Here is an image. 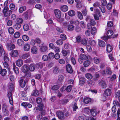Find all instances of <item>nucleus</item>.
I'll return each instance as SVG.
<instances>
[{
    "mask_svg": "<svg viewBox=\"0 0 120 120\" xmlns=\"http://www.w3.org/2000/svg\"><path fill=\"white\" fill-rule=\"evenodd\" d=\"M81 43L82 44L84 45H86L87 43V41L84 39L82 40L81 41Z\"/></svg>",
    "mask_w": 120,
    "mask_h": 120,
    "instance_id": "5fc2aeb1",
    "label": "nucleus"
},
{
    "mask_svg": "<svg viewBox=\"0 0 120 120\" xmlns=\"http://www.w3.org/2000/svg\"><path fill=\"white\" fill-rule=\"evenodd\" d=\"M90 44L92 46H95L96 45V42L95 41L93 40L90 42Z\"/></svg>",
    "mask_w": 120,
    "mask_h": 120,
    "instance_id": "0e129e2a",
    "label": "nucleus"
},
{
    "mask_svg": "<svg viewBox=\"0 0 120 120\" xmlns=\"http://www.w3.org/2000/svg\"><path fill=\"white\" fill-rule=\"evenodd\" d=\"M21 27V25L16 23L13 26V27L15 29L17 30H19Z\"/></svg>",
    "mask_w": 120,
    "mask_h": 120,
    "instance_id": "f704fd0d",
    "label": "nucleus"
},
{
    "mask_svg": "<svg viewBox=\"0 0 120 120\" xmlns=\"http://www.w3.org/2000/svg\"><path fill=\"white\" fill-rule=\"evenodd\" d=\"M13 70L16 74H19V69L17 67L13 66Z\"/></svg>",
    "mask_w": 120,
    "mask_h": 120,
    "instance_id": "a19ab883",
    "label": "nucleus"
},
{
    "mask_svg": "<svg viewBox=\"0 0 120 120\" xmlns=\"http://www.w3.org/2000/svg\"><path fill=\"white\" fill-rule=\"evenodd\" d=\"M64 79V77L63 75H60L58 76V80L59 82H62Z\"/></svg>",
    "mask_w": 120,
    "mask_h": 120,
    "instance_id": "79ce46f5",
    "label": "nucleus"
},
{
    "mask_svg": "<svg viewBox=\"0 0 120 120\" xmlns=\"http://www.w3.org/2000/svg\"><path fill=\"white\" fill-rule=\"evenodd\" d=\"M79 57L81 58V59L83 60H86L88 58L87 56L82 54H81L80 55Z\"/></svg>",
    "mask_w": 120,
    "mask_h": 120,
    "instance_id": "473e14b6",
    "label": "nucleus"
},
{
    "mask_svg": "<svg viewBox=\"0 0 120 120\" xmlns=\"http://www.w3.org/2000/svg\"><path fill=\"white\" fill-rule=\"evenodd\" d=\"M69 101L68 99H66L65 100H61L60 101V103L62 104H64L65 103H66Z\"/></svg>",
    "mask_w": 120,
    "mask_h": 120,
    "instance_id": "49530a36",
    "label": "nucleus"
},
{
    "mask_svg": "<svg viewBox=\"0 0 120 120\" xmlns=\"http://www.w3.org/2000/svg\"><path fill=\"white\" fill-rule=\"evenodd\" d=\"M96 14H95L94 15V18L96 20H98L99 19V17L97 15H98L99 16H100L101 14L99 11V10L98 9H96Z\"/></svg>",
    "mask_w": 120,
    "mask_h": 120,
    "instance_id": "ddd939ff",
    "label": "nucleus"
},
{
    "mask_svg": "<svg viewBox=\"0 0 120 120\" xmlns=\"http://www.w3.org/2000/svg\"><path fill=\"white\" fill-rule=\"evenodd\" d=\"M38 49L36 47L34 46L32 47L31 49V52L33 54H36L37 53Z\"/></svg>",
    "mask_w": 120,
    "mask_h": 120,
    "instance_id": "dca6fc26",
    "label": "nucleus"
},
{
    "mask_svg": "<svg viewBox=\"0 0 120 120\" xmlns=\"http://www.w3.org/2000/svg\"><path fill=\"white\" fill-rule=\"evenodd\" d=\"M5 51L4 49L3 46L2 45L0 44V56L2 54H4Z\"/></svg>",
    "mask_w": 120,
    "mask_h": 120,
    "instance_id": "72a5a7b5",
    "label": "nucleus"
},
{
    "mask_svg": "<svg viewBox=\"0 0 120 120\" xmlns=\"http://www.w3.org/2000/svg\"><path fill=\"white\" fill-rule=\"evenodd\" d=\"M40 50L42 52H46L47 51V48L45 46L41 47L40 48Z\"/></svg>",
    "mask_w": 120,
    "mask_h": 120,
    "instance_id": "4be33fe9",
    "label": "nucleus"
},
{
    "mask_svg": "<svg viewBox=\"0 0 120 120\" xmlns=\"http://www.w3.org/2000/svg\"><path fill=\"white\" fill-rule=\"evenodd\" d=\"M54 12L56 17L58 19H60L61 14L60 11L58 9H56L54 10Z\"/></svg>",
    "mask_w": 120,
    "mask_h": 120,
    "instance_id": "6e6552de",
    "label": "nucleus"
},
{
    "mask_svg": "<svg viewBox=\"0 0 120 120\" xmlns=\"http://www.w3.org/2000/svg\"><path fill=\"white\" fill-rule=\"evenodd\" d=\"M91 62L89 60H86L83 63V65L85 67H88L90 64Z\"/></svg>",
    "mask_w": 120,
    "mask_h": 120,
    "instance_id": "b1692460",
    "label": "nucleus"
},
{
    "mask_svg": "<svg viewBox=\"0 0 120 120\" xmlns=\"http://www.w3.org/2000/svg\"><path fill=\"white\" fill-rule=\"evenodd\" d=\"M23 64V61L21 59H19L16 61V64L18 67L22 66Z\"/></svg>",
    "mask_w": 120,
    "mask_h": 120,
    "instance_id": "f8f14e48",
    "label": "nucleus"
},
{
    "mask_svg": "<svg viewBox=\"0 0 120 120\" xmlns=\"http://www.w3.org/2000/svg\"><path fill=\"white\" fill-rule=\"evenodd\" d=\"M25 19L27 20L33 15L32 12L31 10H29L26 11L23 14Z\"/></svg>",
    "mask_w": 120,
    "mask_h": 120,
    "instance_id": "20e7f679",
    "label": "nucleus"
},
{
    "mask_svg": "<svg viewBox=\"0 0 120 120\" xmlns=\"http://www.w3.org/2000/svg\"><path fill=\"white\" fill-rule=\"evenodd\" d=\"M20 35V33L19 32H16L14 34V36L15 38H19Z\"/></svg>",
    "mask_w": 120,
    "mask_h": 120,
    "instance_id": "09e8293b",
    "label": "nucleus"
},
{
    "mask_svg": "<svg viewBox=\"0 0 120 120\" xmlns=\"http://www.w3.org/2000/svg\"><path fill=\"white\" fill-rule=\"evenodd\" d=\"M98 44L99 46L101 47H104L105 46V42L101 40L99 41Z\"/></svg>",
    "mask_w": 120,
    "mask_h": 120,
    "instance_id": "f3484780",
    "label": "nucleus"
},
{
    "mask_svg": "<svg viewBox=\"0 0 120 120\" xmlns=\"http://www.w3.org/2000/svg\"><path fill=\"white\" fill-rule=\"evenodd\" d=\"M66 70L70 74L72 73L73 71L71 66L70 64H68L66 66Z\"/></svg>",
    "mask_w": 120,
    "mask_h": 120,
    "instance_id": "9b49d317",
    "label": "nucleus"
},
{
    "mask_svg": "<svg viewBox=\"0 0 120 120\" xmlns=\"http://www.w3.org/2000/svg\"><path fill=\"white\" fill-rule=\"evenodd\" d=\"M26 9V7L25 6H23L21 7L19 9V12L20 13H22L23 11H25Z\"/></svg>",
    "mask_w": 120,
    "mask_h": 120,
    "instance_id": "c85d7f7f",
    "label": "nucleus"
},
{
    "mask_svg": "<svg viewBox=\"0 0 120 120\" xmlns=\"http://www.w3.org/2000/svg\"><path fill=\"white\" fill-rule=\"evenodd\" d=\"M85 76L86 78L89 79H91L93 77L92 75L90 73H87L86 74Z\"/></svg>",
    "mask_w": 120,
    "mask_h": 120,
    "instance_id": "c9c22d12",
    "label": "nucleus"
},
{
    "mask_svg": "<svg viewBox=\"0 0 120 120\" xmlns=\"http://www.w3.org/2000/svg\"><path fill=\"white\" fill-rule=\"evenodd\" d=\"M7 3L8 2L7 1H6L4 2V7L3 11V13L5 17L9 16L12 13V11L9 10L8 7L7 6Z\"/></svg>",
    "mask_w": 120,
    "mask_h": 120,
    "instance_id": "f03ea898",
    "label": "nucleus"
},
{
    "mask_svg": "<svg viewBox=\"0 0 120 120\" xmlns=\"http://www.w3.org/2000/svg\"><path fill=\"white\" fill-rule=\"evenodd\" d=\"M111 93L112 92L111 90L109 89H106L104 92V94L107 96L110 95Z\"/></svg>",
    "mask_w": 120,
    "mask_h": 120,
    "instance_id": "4468645a",
    "label": "nucleus"
},
{
    "mask_svg": "<svg viewBox=\"0 0 120 120\" xmlns=\"http://www.w3.org/2000/svg\"><path fill=\"white\" fill-rule=\"evenodd\" d=\"M57 116L60 119L64 120L65 119L64 113L60 111H57L56 112Z\"/></svg>",
    "mask_w": 120,
    "mask_h": 120,
    "instance_id": "39448f33",
    "label": "nucleus"
},
{
    "mask_svg": "<svg viewBox=\"0 0 120 120\" xmlns=\"http://www.w3.org/2000/svg\"><path fill=\"white\" fill-rule=\"evenodd\" d=\"M94 62L97 64H99L100 60L99 58L95 57L94 58Z\"/></svg>",
    "mask_w": 120,
    "mask_h": 120,
    "instance_id": "bb28decb",
    "label": "nucleus"
},
{
    "mask_svg": "<svg viewBox=\"0 0 120 120\" xmlns=\"http://www.w3.org/2000/svg\"><path fill=\"white\" fill-rule=\"evenodd\" d=\"M2 55H4V59L5 62H8L9 60V58L8 57V55L7 54H2Z\"/></svg>",
    "mask_w": 120,
    "mask_h": 120,
    "instance_id": "393cba45",
    "label": "nucleus"
},
{
    "mask_svg": "<svg viewBox=\"0 0 120 120\" xmlns=\"http://www.w3.org/2000/svg\"><path fill=\"white\" fill-rule=\"evenodd\" d=\"M68 9V7L66 5H63L60 7L61 10L63 12L67 11Z\"/></svg>",
    "mask_w": 120,
    "mask_h": 120,
    "instance_id": "6ab92c4d",
    "label": "nucleus"
},
{
    "mask_svg": "<svg viewBox=\"0 0 120 120\" xmlns=\"http://www.w3.org/2000/svg\"><path fill=\"white\" fill-rule=\"evenodd\" d=\"M115 97L116 98H118L120 96V90H119L117 91L115 93Z\"/></svg>",
    "mask_w": 120,
    "mask_h": 120,
    "instance_id": "774afa93",
    "label": "nucleus"
},
{
    "mask_svg": "<svg viewBox=\"0 0 120 120\" xmlns=\"http://www.w3.org/2000/svg\"><path fill=\"white\" fill-rule=\"evenodd\" d=\"M7 63L8 62H6L3 63V65L4 67L7 69L8 71H9L10 70L9 68V66Z\"/></svg>",
    "mask_w": 120,
    "mask_h": 120,
    "instance_id": "58836bf2",
    "label": "nucleus"
},
{
    "mask_svg": "<svg viewBox=\"0 0 120 120\" xmlns=\"http://www.w3.org/2000/svg\"><path fill=\"white\" fill-rule=\"evenodd\" d=\"M60 70L58 67L56 66L53 68V72L55 74H57L59 72Z\"/></svg>",
    "mask_w": 120,
    "mask_h": 120,
    "instance_id": "7c9ffc66",
    "label": "nucleus"
},
{
    "mask_svg": "<svg viewBox=\"0 0 120 120\" xmlns=\"http://www.w3.org/2000/svg\"><path fill=\"white\" fill-rule=\"evenodd\" d=\"M35 69V67L33 65H30L29 67V69L31 71H34Z\"/></svg>",
    "mask_w": 120,
    "mask_h": 120,
    "instance_id": "052dcab7",
    "label": "nucleus"
},
{
    "mask_svg": "<svg viewBox=\"0 0 120 120\" xmlns=\"http://www.w3.org/2000/svg\"><path fill=\"white\" fill-rule=\"evenodd\" d=\"M30 56V54L29 52H26L22 54L20 57L21 58L23 59H25L28 58Z\"/></svg>",
    "mask_w": 120,
    "mask_h": 120,
    "instance_id": "1a4fd4ad",
    "label": "nucleus"
},
{
    "mask_svg": "<svg viewBox=\"0 0 120 120\" xmlns=\"http://www.w3.org/2000/svg\"><path fill=\"white\" fill-rule=\"evenodd\" d=\"M28 78L25 77H21L19 80L18 82H27L29 81Z\"/></svg>",
    "mask_w": 120,
    "mask_h": 120,
    "instance_id": "9d476101",
    "label": "nucleus"
},
{
    "mask_svg": "<svg viewBox=\"0 0 120 120\" xmlns=\"http://www.w3.org/2000/svg\"><path fill=\"white\" fill-rule=\"evenodd\" d=\"M7 48L9 51H11L15 48V45L13 44L8 43L6 45Z\"/></svg>",
    "mask_w": 120,
    "mask_h": 120,
    "instance_id": "423d86ee",
    "label": "nucleus"
},
{
    "mask_svg": "<svg viewBox=\"0 0 120 120\" xmlns=\"http://www.w3.org/2000/svg\"><path fill=\"white\" fill-rule=\"evenodd\" d=\"M39 94V92L37 90H34L31 93V95L32 96H37Z\"/></svg>",
    "mask_w": 120,
    "mask_h": 120,
    "instance_id": "412c9836",
    "label": "nucleus"
},
{
    "mask_svg": "<svg viewBox=\"0 0 120 120\" xmlns=\"http://www.w3.org/2000/svg\"><path fill=\"white\" fill-rule=\"evenodd\" d=\"M92 19L91 18V17L89 15L87 16L86 17V21L88 22H89L90 21H91V20Z\"/></svg>",
    "mask_w": 120,
    "mask_h": 120,
    "instance_id": "338daca9",
    "label": "nucleus"
},
{
    "mask_svg": "<svg viewBox=\"0 0 120 120\" xmlns=\"http://www.w3.org/2000/svg\"><path fill=\"white\" fill-rule=\"evenodd\" d=\"M1 75L2 76H4L6 75L7 73V71L5 69H2V71H1Z\"/></svg>",
    "mask_w": 120,
    "mask_h": 120,
    "instance_id": "c03bdc74",
    "label": "nucleus"
},
{
    "mask_svg": "<svg viewBox=\"0 0 120 120\" xmlns=\"http://www.w3.org/2000/svg\"><path fill=\"white\" fill-rule=\"evenodd\" d=\"M99 84L102 89L105 88L107 86V85L105 83H99Z\"/></svg>",
    "mask_w": 120,
    "mask_h": 120,
    "instance_id": "a18cd8bd",
    "label": "nucleus"
},
{
    "mask_svg": "<svg viewBox=\"0 0 120 120\" xmlns=\"http://www.w3.org/2000/svg\"><path fill=\"white\" fill-rule=\"evenodd\" d=\"M63 40L61 39L58 40L56 41V43L58 45H61L63 44Z\"/></svg>",
    "mask_w": 120,
    "mask_h": 120,
    "instance_id": "37998d69",
    "label": "nucleus"
},
{
    "mask_svg": "<svg viewBox=\"0 0 120 120\" xmlns=\"http://www.w3.org/2000/svg\"><path fill=\"white\" fill-rule=\"evenodd\" d=\"M23 28L25 31H27L29 30V27L28 24H25L23 25Z\"/></svg>",
    "mask_w": 120,
    "mask_h": 120,
    "instance_id": "3c124183",
    "label": "nucleus"
},
{
    "mask_svg": "<svg viewBox=\"0 0 120 120\" xmlns=\"http://www.w3.org/2000/svg\"><path fill=\"white\" fill-rule=\"evenodd\" d=\"M91 115L93 116H95L97 114V111L96 109H92L90 110Z\"/></svg>",
    "mask_w": 120,
    "mask_h": 120,
    "instance_id": "a211bd4d",
    "label": "nucleus"
},
{
    "mask_svg": "<svg viewBox=\"0 0 120 120\" xmlns=\"http://www.w3.org/2000/svg\"><path fill=\"white\" fill-rule=\"evenodd\" d=\"M8 31L9 33L11 35L13 34L15 32L14 29L12 27H9L8 28Z\"/></svg>",
    "mask_w": 120,
    "mask_h": 120,
    "instance_id": "c756f323",
    "label": "nucleus"
},
{
    "mask_svg": "<svg viewBox=\"0 0 120 120\" xmlns=\"http://www.w3.org/2000/svg\"><path fill=\"white\" fill-rule=\"evenodd\" d=\"M36 101L38 104H40L42 101V99L39 97H38L36 99Z\"/></svg>",
    "mask_w": 120,
    "mask_h": 120,
    "instance_id": "603ef678",
    "label": "nucleus"
},
{
    "mask_svg": "<svg viewBox=\"0 0 120 120\" xmlns=\"http://www.w3.org/2000/svg\"><path fill=\"white\" fill-rule=\"evenodd\" d=\"M68 29L70 31L73 30L74 28V26L71 25H68Z\"/></svg>",
    "mask_w": 120,
    "mask_h": 120,
    "instance_id": "13d9d810",
    "label": "nucleus"
},
{
    "mask_svg": "<svg viewBox=\"0 0 120 120\" xmlns=\"http://www.w3.org/2000/svg\"><path fill=\"white\" fill-rule=\"evenodd\" d=\"M14 84V83H10L9 84V91L8 93L7 94L10 103L12 105H13V102L11 92L13 89Z\"/></svg>",
    "mask_w": 120,
    "mask_h": 120,
    "instance_id": "f257e3e1",
    "label": "nucleus"
},
{
    "mask_svg": "<svg viewBox=\"0 0 120 120\" xmlns=\"http://www.w3.org/2000/svg\"><path fill=\"white\" fill-rule=\"evenodd\" d=\"M91 100L90 98L88 97L84 98L83 99L84 103L85 104H87L89 102L91 101Z\"/></svg>",
    "mask_w": 120,
    "mask_h": 120,
    "instance_id": "a878e982",
    "label": "nucleus"
},
{
    "mask_svg": "<svg viewBox=\"0 0 120 120\" xmlns=\"http://www.w3.org/2000/svg\"><path fill=\"white\" fill-rule=\"evenodd\" d=\"M18 44L19 46H21L24 44V41L21 39H19L17 41Z\"/></svg>",
    "mask_w": 120,
    "mask_h": 120,
    "instance_id": "2f4dec72",
    "label": "nucleus"
},
{
    "mask_svg": "<svg viewBox=\"0 0 120 120\" xmlns=\"http://www.w3.org/2000/svg\"><path fill=\"white\" fill-rule=\"evenodd\" d=\"M30 48V46L27 43L25 44L24 46V50L25 51H28Z\"/></svg>",
    "mask_w": 120,
    "mask_h": 120,
    "instance_id": "2eb2a0df",
    "label": "nucleus"
},
{
    "mask_svg": "<svg viewBox=\"0 0 120 120\" xmlns=\"http://www.w3.org/2000/svg\"><path fill=\"white\" fill-rule=\"evenodd\" d=\"M49 58L50 59H52L54 57V54L52 52H50L48 54Z\"/></svg>",
    "mask_w": 120,
    "mask_h": 120,
    "instance_id": "69168bd1",
    "label": "nucleus"
},
{
    "mask_svg": "<svg viewBox=\"0 0 120 120\" xmlns=\"http://www.w3.org/2000/svg\"><path fill=\"white\" fill-rule=\"evenodd\" d=\"M11 56L13 57H16L18 56L19 55L18 51L16 50L12 51L10 53Z\"/></svg>",
    "mask_w": 120,
    "mask_h": 120,
    "instance_id": "0eeeda50",
    "label": "nucleus"
},
{
    "mask_svg": "<svg viewBox=\"0 0 120 120\" xmlns=\"http://www.w3.org/2000/svg\"><path fill=\"white\" fill-rule=\"evenodd\" d=\"M77 13L78 18L80 19H82L83 18V16L82 13L79 11H78Z\"/></svg>",
    "mask_w": 120,
    "mask_h": 120,
    "instance_id": "8fccbe9b",
    "label": "nucleus"
},
{
    "mask_svg": "<svg viewBox=\"0 0 120 120\" xmlns=\"http://www.w3.org/2000/svg\"><path fill=\"white\" fill-rule=\"evenodd\" d=\"M112 49V46L109 44L107 45L106 50L108 52H111Z\"/></svg>",
    "mask_w": 120,
    "mask_h": 120,
    "instance_id": "aec40b11",
    "label": "nucleus"
},
{
    "mask_svg": "<svg viewBox=\"0 0 120 120\" xmlns=\"http://www.w3.org/2000/svg\"><path fill=\"white\" fill-rule=\"evenodd\" d=\"M23 22V19L22 18H18L16 21V23L21 25Z\"/></svg>",
    "mask_w": 120,
    "mask_h": 120,
    "instance_id": "4c0bfd02",
    "label": "nucleus"
},
{
    "mask_svg": "<svg viewBox=\"0 0 120 120\" xmlns=\"http://www.w3.org/2000/svg\"><path fill=\"white\" fill-rule=\"evenodd\" d=\"M71 88V86H67V88L66 89V90L67 92H69L71 91L72 89Z\"/></svg>",
    "mask_w": 120,
    "mask_h": 120,
    "instance_id": "e2e57ef3",
    "label": "nucleus"
},
{
    "mask_svg": "<svg viewBox=\"0 0 120 120\" xmlns=\"http://www.w3.org/2000/svg\"><path fill=\"white\" fill-rule=\"evenodd\" d=\"M23 40L25 41H27L29 39V37L26 35H24L22 37Z\"/></svg>",
    "mask_w": 120,
    "mask_h": 120,
    "instance_id": "de8ad7c7",
    "label": "nucleus"
},
{
    "mask_svg": "<svg viewBox=\"0 0 120 120\" xmlns=\"http://www.w3.org/2000/svg\"><path fill=\"white\" fill-rule=\"evenodd\" d=\"M22 71L25 73H26V75L28 77H30L31 76L30 73H28L29 71V67L26 64H25L22 68Z\"/></svg>",
    "mask_w": 120,
    "mask_h": 120,
    "instance_id": "7ed1b4c3",
    "label": "nucleus"
},
{
    "mask_svg": "<svg viewBox=\"0 0 120 120\" xmlns=\"http://www.w3.org/2000/svg\"><path fill=\"white\" fill-rule=\"evenodd\" d=\"M113 31L112 30H108L107 33V36L109 37H111L113 35Z\"/></svg>",
    "mask_w": 120,
    "mask_h": 120,
    "instance_id": "cd10ccee",
    "label": "nucleus"
},
{
    "mask_svg": "<svg viewBox=\"0 0 120 120\" xmlns=\"http://www.w3.org/2000/svg\"><path fill=\"white\" fill-rule=\"evenodd\" d=\"M112 4L110 3H108L106 7L108 10L111 9L112 8Z\"/></svg>",
    "mask_w": 120,
    "mask_h": 120,
    "instance_id": "680f3d73",
    "label": "nucleus"
},
{
    "mask_svg": "<svg viewBox=\"0 0 120 120\" xmlns=\"http://www.w3.org/2000/svg\"><path fill=\"white\" fill-rule=\"evenodd\" d=\"M91 34L93 35H95L97 33V29L96 28L94 27L91 29Z\"/></svg>",
    "mask_w": 120,
    "mask_h": 120,
    "instance_id": "5701e85b",
    "label": "nucleus"
},
{
    "mask_svg": "<svg viewBox=\"0 0 120 120\" xmlns=\"http://www.w3.org/2000/svg\"><path fill=\"white\" fill-rule=\"evenodd\" d=\"M68 14L70 16H73L75 15V13L74 11L71 10L68 11Z\"/></svg>",
    "mask_w": 120,
    "mask_h": 120,
    "instance_id": "e433bc0d",
    "label": "nucleus"
},
{
    "mask_svg": "<svg viewBox=\"0 0 120 120\" xmlns=\"http://www.w3.org/2000/svg\"><path fill=\"white\" fill-rule=\"evenodd\" d=\"M42 59L44 61H47L48 60L49 58L47 55H44L42 56Z\"/></svg>",
    "mask_w": 120,
    "mask_h": 120,
    "instance_id": "4d7b16f0",
    "label": "nucleus"
},
{
    "mask_svg": "<svg viewBox=\"0 0 120 120\" xmlns=\"http://www.w3.org/2000/svg\"><path fill=\"white\" fill-rule=\"evenodd\" d=\"M38 106L39 107V110L40 111H42L44 108V105L42 104H40L38 105Z\"/></svg>",
    "mask_w": 120,
    "mask_h": 120,
    "instance_id": "6e6d98bb",
    "label": "nucleus"
},
{
    "mask_svg": "<svg viewBox=\"0 0 120 120\" xmlns=\"http://www.w3.org/2000/svg\"><path fill=\"white\" fill-rule=\"evenodd\" d=\"M106 74H107L111 75L112 73V71H111L110 69L109 68H108L106 69Z\"/></svg>",
    "mask_w": 120,
    "mask_h": 120,
    "instance_id": "864d4df0",
    "label": "nucleus"
},
{
    "mask_svg": "<svg viewBox=\"0 0 120 120\" xmlns=\"http://www.w3.org/2000/svg\"><path fill=\"white\" fill-rule=\"evenodd\" d=\"M45 65V64L43 63L42 62H40L38 64V65L39 67L38 68H42L43 66Z\"/></svg>",
    "mask_w": 120,
    "mask_h": 120,
    "instance_id": "bf43d9fd",
    "label": "nucleus"
},
{
    "mask_svg": "<svg viewBox=\"0 0 120 120\" xmlns=\"http://www.w3.org/2000/svg\"><path fill=\"white\" fill-rule=\"evenodd\" d=\"M76 102L77 101L75 102L73 105L72 108L73 111H76V109L78 108L77 104Z\"/></svg>",
    "mask_w": 120,
    "mask_h": 120,
    "instance_id": "ea45409f",
    "label": "nucleus"
}]
</instances>
